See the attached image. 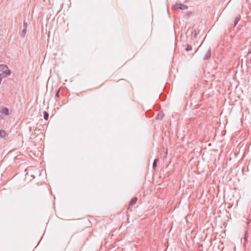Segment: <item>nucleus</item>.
Returning <instances> with one entry per match:
<instances>
[{"label": "nucleus", "instance_id": "1a4fd4ad", "mask_svg": "<svg viewBox=\"0 0 251 251\" xmlns=\"http://www.w3.org/2000/svg\"><path fill=\"white\" fill-rule=\"evenodd\" d=\"M59 91L58 90V92H57L56 94V96L57 97H58V93H59Z\"/></svg>", "mask_w": 251, "mask_h": 251}, {"label": "nucleus", "instance_id": "423d86ee", "mask_svg": "<svg viewBox=\"0 0 251 251\" xmlns=\"http://www.w3.org/2000/svg\"><path fill=\"white\" fill-rule=\"evenodd\" d=\"M44 118L46 120H47L49 118V114L47 112L45 111L44 112Z\"/></svg>", "mask_w": 251, "mask_h": 251}, {"label": "nucleus", "instance_id": "39448f33", "mask_svg": "<svg viewBox=\"0 0 251 251\" xmlns=\"http://www.w3.org/2000/svg\"><path fill=\"white\" fill-rule=\"evenodd\" d=\"M0 136L2 138H4L7 136L6 132L4 130H0Z\"/></svg>", "mask_w": 251, "mask_h": 251}, {"label": "nucleus", "instance_id": "6e6552de", "mask_svg": "<svg viewBox=\"0 0 251 251\" xmlns=\"http://www.w3.org/2000/svg\"><path fill=\"white\" fill-rule=\"evenodd\" d=\"M210 53L209 51H208V55H207V57L205 58V59H207L208 57H209L210 56Z\"/></svg>", "mask_w": 251, "mask_h": 251}, {"label": "nucleus", "instance_id": "f257e3e1", "mask_svg": "<svg viewBox=\"0 0 251 251\" xmlns=\"http://www.w3.org/2000/svg\"><path fill=\"white\" fill-rule=\"evenodd\" d=\"M9 115V109L7 107H2L0 110V120L3 118V116Z\"/></svg>", "mask_w": 251, "mask_h": 251}, {"label": "nucleus", "instance_id": "f03ea898", "mask_svg": "<svg viewBox=\"0 0 251 251\" xmlns=\"http://www.w3.org/2000/svg\"><path fill=\"white\" fill-rule=\"evenodd\" d=\"M0 72L5 74L4 76H6L10 74V71L7 66L4 65H0Z\"/></svg>", "mask_w": 251, "mask_h": 251}, {"label": "nucleus", "instance_id": "7ed1b4c3", "mask_svg": "<svg viewBox=\"0 0 251 251\" xmlns=\"http://www.w3.org/2000/svg\"><path fill=\"white\" fill-rule=\"evenodd\" d=\"M176 7L178 8L181 10H185L187 8V6L184 4H182L181 3H177L176 4Z\"/></svg>", "mask_w": 251, "mask_h": 251}, {"label": "nucleus", "instance_id": "0eeeda50", "mask_svg": "<svg viewBox=\"0 0 251 251\" xmlns=\"http://www.w3.org/2000/svg\"><path fill=\"white\" fill-rule=\"evenodd\" d=\"M157 159H155L153 163V167L154 168L156 166V163H157Z\"/></svg>", "mask_w": 251, "mask_h": 251}, {"label": "nucleus", "instance_id": "20e7f679", "mask_svg": "<svg viewBox=\"0 0 251 251\" xmlns=\"http://www.w3.org/2000/svg\"><path fill=\"white\" fill-rule=\"evenodd\" d=\"M137 201V198L136 197H133L132 200L130 201L129 206H132L136 203Z\"/></svg>", "mask_w": 251, "mask_h": 251}]
</instances>
